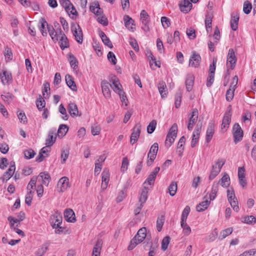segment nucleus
Returning a JSON list of instances; mask_svg holds the SVG:
<instances>
[{
    "label": "nucleus",
    "mask_w": 256,
    "mask_h": 256,
    "mask_svg": "<svg viewBox=\"0 0 256 256\" xmlns=\"http://www.w3.org/2000/svg\"><path fill=\"white\" fill-rule=\"evenodd\" d=\"M220 185L224 187L227 188L230 184V178L228 174H225L220 179Z\"/></svg>",
    "instance_id": "40"
},
{
    "label": "nucleus",
    "mask_w": 256,
    "mask_h": 256,
    "mask_svg": "<svg viewBox=\"0 0 256 256\" xmlns=\"http://www.w3.org/2000/svg\"><path fill=\"white\" fill-rule=\"evenodd\" d=\"M190 207L189 206H186L184 208L182 216H181V221L182 222H186L187 217L190 212Z\"/></svg>",
    "instance_id": "52"
},
{
    "label": "nucleus",
    "mask_w": 256,
    "mask_h": 256,
    "mask_svg": "<svg viewBox=\"0 0 256 256\" xmlns=\"http://www.w3.org/2000/svg\"><path fill=\"white\" fill-rule=\"evenodd\" d=\"M238 21L239 17H232L230 24L231 28L232 30H236L238 29Z\"/></svg>",
    "instance_id": "47"
},
{
    "label": "nucleus",
    "mask_w": 256,
    "mask_h": 256,
    "mask_svg": "<svg viewBox=\"0 0 256 256\" xmlns=\"http://www.w3.org/2000/svg\"><path fill=\"white\" fill-rule=\"evenodd\" d=\"M236 58L235 56L234 50L232 48H230L228 50V54L227 56L226 64L232 70H233L235 67Z\"/></svg>",
    "instance_id": "10"
},
{
    "label": "nucleus",
    "mask_w": 256,
    "mask_h": 256,
    "mask_svg": "<svg viewBox=\"0 0 256 256\" xmlns=\"http://www.w3.org/2000/svg\"><path fill=\"white\" fill-rule=\"evenodd\" d=\"M156 125V120H152L148 125L147 127V132L148 134L152 133L155 130Z\"/></svg>",
    "instance_id": "55"
},
{
    "label": "nucleus",
    "mask_w": 256,
    "mask_h": 256,
    "mask_svg": "<svg viewBox=\"0 0 256 256\" xmlns=\"http://www.w3.org/2000/svg\"><path fill=\"white\" fill-rule=\"evenodd\" d=\"M69 61L70 64V66L74 68L75 69L78 67V61L77 60L76 57L70 54L69 56Z\"/></svg>",
    "instance_id": "53"
},
{
    "label": "nucleus",
    "mask_w": 256,
    "mask_h": 256,
    "mask_svg": "<svg viewBox=\"0 0 256 256\" xmlns=\"http://www.w3.org/2000/svg\"><path fill=\"white\" fill-rule=\"evenodd\" d=\"M160 170V168L156 167L154 170L149 174L144 184L148 183L150 186L153 185L155 181L156 175Z\"/></svg>",
    "instance_id": "16"
},
{
    "label": "nucleus",
    "mask_w": 256,
    "mask_h": 256,
    "mask_svg": "<svg viewBox=\"0 0 256 256\" xmlns=\"http://www.w3.org/2000/svg\"><path fill=\"white\" fill-rule=\"evenodd\" d=\"M181 226L183 228V231L185 235H188L191 232L190 228L187 224L186 222H180Z\"/></svg>",
    "instance_id": "50"
},
{
    "label": "nucleus",
    "mask_w": 256,
    "mask_h": 256,
    "mask_svg": "<svg viewBox=\"0 0 256 256\" xmlns=\"http://www.w3.org/2000/svg\"><path fill=\"white\" fill-rule=\"evenodd\" d=\"M24 154L26 159H30L34 156L36 152L32 149H28L24 150Z\"/></svg>",
    "instance_id": "61"
},
{
    "label": "nucleus",
    "mask_w": 256,
    "mask_h": 256,
    "mask_svg": "<svg viewBox=\"0 0 256 256\" xmlns=\"http://www.w3.org/2000/svg\"><path fill=\"white\" fill-rule=\"evenodd\" d=\"M177 131V124H174L170 129L165 142L166 145L168 147L170 146L174 142V139L176 136Z\"/></svg>",
    "instance_id": "2"
},
{
    "label": "nucleus",
    "mask_w": 256,
    "mask_h": 256,
    "mask_svg": "<svg viewBox=\"0 0 256 256\" xmlns=\"http://www.w3.org/2000/svg\"><path fill=\"white\" fill-rule=\"evenodd\" d=\"M49 245V242H46L43 244L36 252V256H42L48 250Z\"/></svg>",
    "instance_id": "35"
},
{
    "label": "nucleus",
    "mask_w": 256,
    "mask_h": 256,
    "mask_svg": "<svg viewBox=\"0 0 256 256\" xmlns=\"http://www.w3.org/2000/svg\"><path fill=\"white\" fill-rule=\"evenodd\" d=\"M198 112L197 108H195L192 109V114L189 118L188 122H191L195 124L196 121L198 120Z\"/></svg>",
    "instance_id": "38"
},
{
    "label": "nucleus",
    "mask_w": 256,
    "mask_h": 256,
    "mask_svg": "<svg viewBox=\"0 0 256 256\" xmlns=\"http://www.w3.org/2000/svg\"><path fill=\"white\" fill-rule=\"evenodd\" d=\"M46 102L42 96L40 95L36 100V106L39 110H41L45 106Z\"/></svg>",
    "instance_id": "51"
},
{
    "label": "nucleus",
    "mask_w": 256,
    "mask_h": 256,
    "mask_svg": "<svg viewBox=\"0 0 256 256\" xmlns=\"http://www.w3.org/2000/svg\"><path fill=\"white\" fill-rule=\"evenodd\" d=\"M124 24L126 28L132 31L136 28L134 20L131 17H126L124 18Z\"/></svg>",
    "instance_id": "32"
},
{
    "label": "nucleus",
    "mask_w": 256,
    "mask_h": 256,
    "mask_svg": "<svg viewBox=\"0 0 256 256\" xmlns=\"http://www.w3.org/2000/svg\"><path fill=\"white\" fill-rule=\"evenodd\" d=\"M1 98L5 102L8 104L13 100L14 96L10 92H6L4 94H2Z\"/></svg>",
    "instance_id": "46"
},
{
    "label": "nucleus",
    "mask_w": 256,
    "mask_h": 256,
    "mask_svg": "<svg viewBox=\"0 0 256 256\" xmlns=\"http://www.w3.org/2000/svg\"><path fill=\"white\" fill-rule=\"evenodd\" d=\"M232 133L235 144L240 142L243 138V131L238 124L236 123L232 128Z\"/></svg>",
    "instance_id": "6"
},
{
    "label": "nucleus",
    "mask_w": 256,
    "mask_h": 256,
    "mask_svg": "<svg viewBox=\"0 0 256 256\" xmlns=\"http://www.w3.org/2000/svg\"><path fill=\"white\" fill-rule=\"evenodd\" d=\"M72 30L76 42L78 44H82L83 42V34L80 26L76 24H73L72 26Z\"/></svg>",
    "instance_id": "5"
},
{
    "label": "nucleus",
    "mask_w": 256,
    "mask_h": 256,
    "mask_svg": "<svg viewBox=\"0 0 256 256\" xmlns=\"http://www.w3.org/2000/svg\"><path fill=\"white\" fill-rule=\"evenodd\" d=\"M64 218L68 222H74L76 220L75 214L72 209H66L64 212Z\"/></svg>",
    "instance_id": "17"
},
{
    "label": "nucleus",
    "mask_w": 256,
    "mask_h": 256,
    "mask_svg": "<svg viewBox=\"0 0 256 256\" xmlns=\"http://www.w3.org/2000/svg\"><path fill=\"white\" fill-rule=\"evenodd\" d=\"M170 241V238L168 236H166L162 239V249L163 250H166L167 249Z\"/></svg>",
    "instance_id": "57"
},
{
    "label": "nucleus",
    "mask_w": 256,
    "mask_h": 256,
    "mask_svg": "<svg viewBox=\"0 0 256 256\" xmlns=\"http://www.w3.org/2000/svg\"><path fill=\"white\" fill-rule=\"evenodd\" d=\"M110 82H112L114 86V87H112V88L116 92L119 94L120 92H123L122 90V86L117 78L114 76V78H112Z\"/></svg>",
    "instance_id": "26"
},
{
    "label": "nucleus",
    "mask_w": 256,
    "mask_h": 256,
    "mask_svg": "<svg viewBox=\"0 0 256 256\" xmlns=\"http://www.w3.org/2000/svg\"><path fill=\"white\" fill-rule=\"evenodd\" d=\"M178 186L176 182H172L168 188L169 194L171 196H174L176 192Z\"/></svg>",
    "instance_id": "43"
},
{
    "label": "nucleus",
    "mask_w": 256,
    "mask_h": 256,
    "mask_svg": "<svg viewBox=\"0 0 256 256\" xmlns=\"http://www.w3.org/2000/svg\"><path fill=\"white\" fill-rule=\"evenodd\" d=\"M90 10L94 14L98 16L102 12V10L100 7L98 2H94L92 3L90 6Z\"/></svg>",
    "instance_id": "25"
},
{
    "label": "nucleus",
    "mask_w": 256,
    "mask_h": 256,
    "mask_svg": "<svg viewBox=\"0 0 256 256\" xmlns=\"http://www.w3.org/2000/svg\"><path fill=\"white\" fill-rule=\"evenodd\" d=\"M212 17H208L205 20V24L206 27V30L207 32H212Z\"/></svg>",
    "instance_id": "58"
},
{
    "label": "nucleus",
    "mask_w": 256,
    "mask_h": 256,
    "mask_svg": "<svg viewBox=\"0 0 256 256\" xmlns=\"http://www.w3.org/2000/svg\"><path fill=\"white\" fill-rule=\"evenodd\" d=\"M192 56L189 60V66L194 68H198L201 61L200 55L196 51H192Z\"/></svg>",
    "instance_id": "9"
},
{
    "label": "nucleus",
    "mask_w": 256,
    "mask_h": 256,
    "mask_svg": "<svg viewBox=\"0 0 256 256\" xmlns=\"http://www.w3.org/2000/svg\"><path fill=\"white\" fill-rule=\"evenodd\" d=\"M245 223L248 224H253L256 222V218L253 216H247L244 218V221Z\"/></svg>",
    "instance_id": "64"
},
{
    "label": "nucleus",
    "mask_w": 256,
    "mask_h": 256,
    "mask_svg": "<svg viewBox=\"0 0 256 256\" xmlns=\"http://www.w3.org/2000/svg\"><path fill=\"white\" fill-rule=\"evenodd\" d=\"M65 79L68 86L73 91H76V86L72 76L68 74L66 76Z\"/></svg>",
    "instance_id": "31"
},
{
    "label": "nucleus",
    "mask_w": 256,
    "mask_h": 256,
    "mask_svg": "<svg viewBox=\"0 0 256 256\" xmlns=\"http://www.w3.org/2000/svg\"><path fill=\"white\" fill-rule=\"evenodd\" d=\"M102 245V240H98L92 250V256H100V251Z\"/></svg>",
    "instance_id": "29"
},
{
    "label": "nucleus",
    "mask_w": 256,
    "mask_h": 256,
    "mask_svg": "<svg viewBox=\"0 0 256 256\" xmlns=\"http://www.w3.org/2000/svg\"><path fill=\"white\" fill-rule=\"evenodd\" d=\"M69 156V151L68 150H63L61 153V162L64 164Z\"/></svg>",
    "instance_id": "62"
},
{
    "label": "nucleus",
    "mask_w": 256,
    "mask_h": 256,
    "mask_svg": "<svg viewBox=\"0 0 256 256\" xmlns=\"http://www.w3.org/2000/svg\"><path fill=\"white\" fill-rule=\"evenodd\" d=\"M252 8V5L248 1L245 2L244 4L243 10L246 14H248Z\"/></svg>",
    "instance_id": "59"
},
{
    "label": "nucleus",
    "mask_w": 256,
    "mask_h": 256,
    "mask_svg": "<svg viewBox=\"0 0 256 256\" xmlns=\"http://www.w3.org/2000/svg\"><path fill=\"white\" fill-rule=\"evenodd\" d=\"M220 182L215 181L212 185L210 193V194L209 198L210 200H214L216 196L217 192L218 190V186Z\"/></svg>",
    "instance_id": "28"
},
{
    "label": "nucleus",
    "mask_w": 256,
    "mask_h": 256,
    "mask_svg": "<svg viewBox=\"0 0 256 256\" xmlns=\"http://www.w3.org/2000/svg\"><path fill=\"white\" fill-rule=\"evenodd\" d=\"M58 187L60 188V192H64L68 188L70 187L69 179L66 176H64L60 178L58 183Z\"/></svg>",
    "instance_id": "11"
},
{
    "label": "nucleus",
    "mask_w": 256,
    "mask_h": 256,
    "mask_svg": "<svg viewBox=\"0 0 256 256\" xmlns=\"http://www.w3.org/2000/svg\"><path fill=\"white\" fill-rule=\"evenodd\" d=\"M34 191L28 192L25 198V202L28 205L30 206L32 204V196L34 194Z\"/></svg>",
    "instance_id": "56"
},
{
    "label": "nucleus",
    "mask_w": 256,
    "mask_h": 256,
    "mask_svg": "<svg viewBox=\"0 0 256 256\" xmlns=\"http://www.w3.org/2000/svg\"><path fill=\"white\" fill-rule=\"evenodd\" d=\"M59 112L62 114V118L64 120H68V116L66 113V109L64 108L62 104H60L58 108Z\"/></svg>",
    "instance_id": "49"
},
{
    "label": "nucleus",
    "mask_w": 256,
    "mask_h": 256,
    "mask_svg": "<svg viewBox=\"0 0 256 256\" xmlns=\"http://www.w3.org/2000/svg\"><path fill=\"white\" fill-rule=\"evenodd\" d=\"M48 32L49 34L50 35L52 39V40L54 42H58V38L56 36V35H54L55 32H56V30L54 29L53 26L49 25L48 28Z\"/></svg>",
    "instance_id": "48"
},
{
    "label": "nucleus",
    "mask_w": 256,
    "mask_h": 256,
    "mask_svg": "<svg viewBox=\"0 0 256 256\" xmlns=\"http://www.w3.org/2000/svg\"><path fill=\"white\" fill-rule=\"evenodd\" d=\"M99 35L104 44L108 48H112L113 46L112 44L110 39L106 36L104 32L100 31L99 33Z\"/></svg>",
    "instance_id": "34"
},
{
    "label": "nucleus",
    "mask_w": 256,
    "mask_h": 256,
    "mask_svg": "<svg viewBox=\"0 0 256 256\" xmlns=\"http://www.w3.org/2000/svg\"><path fill=\"white\" fill-rule=\"evenodd\" d=\"M158 149V145L156 142L154 143L150 150L148 152V160L147 162V164L150 166L154 161L156 158V154Z\"/></svg>",
    "instance_id": "7"
},
{
    "label": "nucleus",
    "mask_w": 256,
    "mask_h": 256,
    "mask_svg": "<svg viewBox=\"0 0 256 256\" xmlns=\"http://www.w3.org/2000/svg\"><path fill=\"white\" fill-rule=\"evenodd\" d=\"M214 124L212 122H209L206 133V142L208 143L212 140L214 134Z\"/></svg>",
    "instance_id": "20"
},
{
    "label": "nucleus",
    "mask_w": 256,
    "mask_h": 256,
    "mask_svg": "<svg viewBox=\"0 0 256 256\" xmlns=\"http://www.w3.org/2000/svg\"><path fill=\"white\" fill-rule=\"evenodd\" d=\"M146 228H140L134 237L136 240L138 241V242H142L144 239L146 238Z\"/></svg>",
    "instance_id": "24"
},
{
    "label": "nucleus",
    "mask_w": 256,
    "mask_h": 256,
    "mask_svg": "<svg viewBox=\"0 0 256 256\" xmlns=\"http://www.w3.org/2000/svg\"><path fill=\"white\" fill-rule=\"evenodd\" d=\"M235 90L229 88L226 92V100L228 102H230L234 98V92Z\"/></svg>",
    "instance_id": "54"
},
{
    "label": "nucleus",
    "mask_w": 256,
    "mask_h": 256,
    "mask_svg": "<svg viewBox=\"0 0 256 256\" xmlns=\"http://www.w3.org/2000/svg\"><path fill=\"white\" fill-rule=\"evenodd\" d=\"M60 4L64 8L68 15H76L77 12L70 0H59Z\"/></svg>",
    "instance_id": "4"
},
{
    "label": "nucleus",
    "mask_w": 256,
    "mask_h": 256,
    "mask_svg": "<svg viewBox=\"0 0 256 256\" xmlns=\"http://www.w3.org/2000/svg\"><path fill=\"white\" fill-rule=\"evenodd\" d=\"M36 181L37 177L36 176H33L31 178L26 187L28 192L32 191V190L36 188Z\"/></svg>",
    "instance_id": "42"
},
{
    "label": "nucleus",
    "mask_w": 256,
    "mask_h": 256,
    "mask_svg": "<svg viewBox=\"0 0 256 256\" xmlns=\"http://www.w3.org/2000/svg\"><path fill=\"white\" fill-rule=\"evenodd\" d=\"M225 160L219 159L215 164L212 166L208 178L210 180H214L220 172L221 168L225 164Z\"/></svg>",
    "instance_id": "1"
},
{
    "label": "nucleus",
    "mask_w": 256,
    "mask_h": 256,
    "mask_svg": "<svg viewBox=\"0 0 256 256\" xmlns=\"http://www.w3.org/2000/svg\"><path fill=\"white\" fill-rule=\"evenodd\" d=\"M15 170V163L14 162H11L8 169L4 172L1 178L2 181L8 180L14 174Z\"/></svg>",
    "instance_id": "13"
},
{
    "label": "nucleus",
    "mask_w": 256,
    "mask_h": 256,
    "mask_svg": "<svg viewBox=\"0 0 256 256\" xmlns=\"http://www.w3.org/2000/svg\"><path fill=\"white\" fill-rule=\"evenodd\" d=\"M38 176L42 178L43 184L45 185H48L50 180V176L46 172H41L40 174Z\"/></svg>",
    "instance_id": "44"
},
{
    "label": "nucleus",
    "mask_w": 256,
    "mask_h": 256,
    "mask_svg": "<svg viewBox=\"0 0 256 256\" xmlns=\"http://www.w3.org/2000/svg\"><path fill=\"white\" fill-rule=\"evenodd\" d=\"M40 24L38 26L39 29L44 36H47V30L49 24L47 22L44 18H42L40 21Z\"/></svg>",
    "instance_id": "21"
},
{
    "label": "nucleus",
    "mask_w": 256,
    "mask_h": 256,
    "mask_svg": "<svg viewBox=\"0 0 256 256\" xmlns=\"http://www.w3.org/2000/svg\"><path fill=\"white\" fill-rule=\"evenodd\" d=\"M68 127L66 124H60L58 130V136L63 137L66 135L68 131Z\"/></svg>",
    "instance_id": "41"
},
{
    "label": "nucleus",
    "mask_w": 256,
    "mask_h": 256,
    "mask_svg": "<svg viewBox=\"0 0 256 256\" xmlns=\"http://www.w3.org/2000/svg\"><path fill=\"white\" fill-rule=\"evenodd\" d=\"M102 190H105L106 188L108 182H109V178H110V174L108 170H104L102 174Z\"/></svg>",
    "instance_id": "22"
},
{
    "label": "nucleus",
    "mask_w": 256,
    "mask_h": 256,
    "mask_svg": "<svg viewBox=\"0 0 256 256\" xmlns=\"http://www.w3.org/2000/svg\"><path fill=\"white\" fill-rule=\"evenodd\" d=\"M211 200H208L206 199V200L202 202L198 205L196 206V209L198 212H200L204 211L206 210L209 204L210 203Z\"/></svg>",
    "instance_id": "33"
},
{
    "label": "nucleus",
    "mask_w": 256,
    "mask_h": 256,
    "mask_svg": "<svg viewBox=\"0 0 256 256\" xmlns=\"http://www.w3.org/2000/svg\"><path fill=\"white\" fill-rule=\"evenodd\" d=\"M108 58L112 64L115 65L116 64V58L114 52H108Z\"/></svg>",
    "instance_id": "63"
},
{
    "label": "nucleus",
    "mask_w": 256,
    "mask_h": 256,
    "mask_svg": "<svg viewBox=\"0 0 256 256\" xmlns=\"http://www.w3.org/2000/svg\"><path fill=\"white\" fill-rule=\"evenodd\" d=\"M194 78L192 74H188L187 75L185 83L188 92L192 90L194 83Z\"/></svg>",
    "instance_id": "30"
},
{
    "label": "nucleus",
    "mask_w": 256,
    "mask_h": 256,
    "mask_svg": "<svg viewBox=\"0 0 256 256\" xmlns=\"http://www.w3.org/2000/svg\"><path fill=\"white\" fill-rule=\"evenodd\" d=\"M56 129L51 130H50L48 136L46 140V144L48 147H50L54 143L56 139L55 136Z\"/></svg>",
    "instance_id": "18"
},
{
    "label": "nucleus",
    "mask_w": 256,
    "mask_h": 256,
    "mask_svg": "<svg viewBox=\"0 0 256 256\" xmlns=\"http://www.w3.org/2000/svg\"><path fill=\"white\" fill-rule=\"evenodd\" d=\"M62 218L61 214L58 212H56L50 218V222L53 228H62L60 224L62 223Z\"/></svg>",
    "instance_id": "3"
},
{
    "label": "nucleus",
    "mask_w": 256,
    "mask_h": 256,
    "mask_svg": "<svg viewBox=\"0 0 256 256\" xmlns=\"http://www.w3.org/2000/svg\"><path fill=\"white\" fill-rule=\"evenodd\" d=\"M166 86L164 82H160L158 84V89L159 92L162 98H164L166 96Z\"/></svg>",
    "instance_id": "37"
},
{
    "label": "nucleus",
    "mask_w": 256,
    "mask_h": 256,
    "mask_svg": "<svg viewBox=\"0 0 256 256\" xmlns=\"http://www.w3.org/2000/svg\"><path fill=\"white\" fill-rule=\"evenodd\" d=\"M148 188L144 186L142 189L140 197L139 198V202L140 203H144L146 202L148 198Z\"/></svg>",
    "instance_id": "39"
},
{
    "label": "nucleus",
    "mask_w": 256,
    "mask_h": 256,
    "mask_svg": "<svg viewBox=\"0 0 256 256\" xmlns=\"http://www.w3.org/2000/svg\"><path fill=\"white\" fill-rule=\"evenodd\" d=\"M1 82L4 84H8L12 81V76L10 72L4 70L2 74H0Z\"/></svg>",
    "instance_id": "23"
},
{
    "label": "nucleus",
    "mask_w": 256,
    "mask_h": 256,
    "mask_svg": "<svg viewBox=\"0 0 256 256\" xmlns=\"http://www.w3.org/2000/svg\"><path fill=\"white\" fill-rule=\"evenodd\" d=\"M231 116L232 114L230 111L225 113L222 122V130L228 127L231 120Z\"/></svg>",
    "instance_id": "27"
},
{
    "label": "nucleus",
    "mask_w": 256,
    "mask_h": 256,
    "mask_svg": "<svg viewBox=\"0 0 256 256\" xmlns=\"http://www.w3.org/2000/svg\"><path fill=\"white\" fill-rule=\"evenodd\" d=\"M68 110L70 115L73 118L78 116H80L82 115L81 113H79L77 105L74 102H70L68 104Z\"/></svg>",
    "instance_id": "15"
},
{
    "label": "nucleus",
    "mask_w": 256,
    "mask_h": 256,
    "mask_svg": "<svg viewBox=\"0 0 256 256\" xmlns=\"http://www.w3.org/2000/svg\"><path fill=\"white\" fill-rule=\"evenodd\" d=\"M102 92L104 96L106 98H110L111 96L110 87H112L111 84L106 80H103L101 82Z\"/></svg>",
    "instance_id": "14"
},
{
    "label": "nucleus",
    "mask_w": 256,
    "mask_h": 256,
    "mask_svg": "<svg viewBox=\"0 0 256 256\" xmlns=\"http://www.w3.org/2000/svg\"><path fill=\"white\" fill-rule=\"evenodd\" d=\"M59 44L62 50H64L69 46L68 40L65 34L62 35V36L59 38Z\"/></svg>",
    "instance_id": "36"
},
{
    "label": "nucleus",
    "mask_w": 256,
    "mask_h": 256,
    "mask_svg": "<svg viewBox=\"0 0 256 256\" xmlns=\"http://www.w3.org/2000/svg\"><path fill=\"white\" fill-rule=\"evenodd\" d=\"M164 221V216H162L160 218H158L156 221V228L158 232H160Z\"/></svg>",
    "instance_id": "60"
},
{
    "label": "nucleus",
    "mask_w": 256,
    "mask_h": 256,
    "mask_svg": "<svg viewBox=\"0 0 256 256\" xmlns=\"http://www.w3.org/2000/svg\"><path fill=\"white\" fill-rule=\"evenodd\" d=\"M201 128H202V124H198L195 128V129L193 132L192 138V142H191V146L192 148H194L196 144V143L198 142V140L200 138V133Z\"/></svg>",
    "instance_id": "12"
},
{
    "label": "nucleus",
    "mask_w": 256,
    "mask_h": 256,
    "mask_svg": "<svg viewBox=\"0 0 256 256\" xmlns=\"http://www.w3.org/2000/svg\"><path fill=\"white\" fill-rule=\"evenodd\" d=\"M179 6L181 12L186 14L190 10L192 4L188 0H184L180 2Z\"/></svg>",
    "instance_id": "19"
},
{
    "label": "nucleus",
    "mask_w": 256,
    "mask_h": 256,
    "mask_svg": "<svg viewBox=\"0 0 256 256\" xmlns=\"http://www.w3.org/2000/svg\"><path fill=\"white\" fill-rule=\"evenodd\" d=\"M141 132V125L140 123L136 124L132 129V132L131 134L130 142L133 144L136 143L140 137Z\"/></svg>",
    "instance_id": "8"
},
{
    "label": "nucleus",
    "mask_w": 256,
    "mask_h": 256,
    "mask_svg": "<svg viewBox=\"0 0 256 256\" xmlns=\"http://www.w3.org/2000/svg\"><path fill=\"white\" fill-rule=\"evenodd\" d=\"M232 232V228H228L222 230L220 234L219 239L222 240L226 238L227 236L230 235Z\"/></svg>",
    "instance_id": "45"
}]
</instances>
